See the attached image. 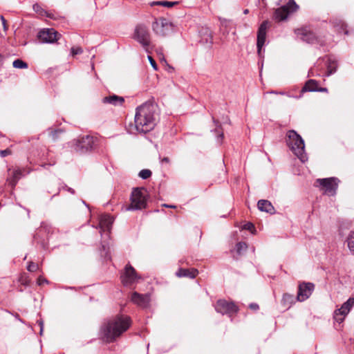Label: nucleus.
I'll return each instance as SVG.
<instances>
[{"instance_id":"nucleus-37","label":"nucleus","mask_w":354,"mask_h":354,"mask_svg":"<svg viewBox=\"0 0 354 354\" xmlns=\"http://www.w3.org/2000/svg\"><path fill=\"white\" fill-rule=\"evenodd\" d=\"M29 272H35L38 269V265L33 262H30L27 267Z\"/></svg>"},{"instance_id":"nucleus-12","label":"nucleus","mask_w":354,"mask_h":354,"mask_svg":"<svg viewBox=\"0 0 354 354\" xmlns=\"http://www.w3.org/2000/svg\"><path fill=\"white\" fill-rule=\"evenodd\" d=\"M60 36V34L53 28L41 30L37 35L38 39L42 43H54L59 39Z\"/></svg>"},{"instance_id":"nucleus-42","label":"nucleus","mask_w":354,"mask_h":354,"mask_svg":"<svg viewBox=\"0 0 354 354\" xmlns=\"http://www.w3.org/2000/svg\"><path fill=\"white\" fill-rule=\"evenodd\" d=\"M0 18H1V21H2V24H3V29H4L5 30H7V28H8V27H7V26H6V20L5 19V18H4L3 16H1V17H0Z\"/></svg>"},{"instance_id":"nucleus-2","label":"nucleus","mask_w":354,"mask_h":354,"mask_svg":"<svg viewBox=\"0 0 354 354\" xmlns=\"http://www.w3.org/2000/svg\"><path fill=\"white\" fill-rule=\"evenodd\" d=\"M156 105L147 102L137 107L135 115V124L138 131L146 133L155 127Z\"/></svg>"},{"instance_id":"nucleus-30","label":"nucleus","mask_w":354,"mask_h":354,"mask_svg":"<svg viewBox=\"0 0 354 354\" xmlns=\"http://www.w3.org/2000/svg\"><path fill=\"white\" fill-rule=\"evenodd\" d=\"M346 241L350 251L354 254V230L350 232Z\"/></svg>"},{"instance_id":"nucleus-9","label":"nucleus","mask_w":354,"mask_h":354,"mask_svg":"<svg viewBox=\"0 0 354 354\" xmlns=\"http://www.w3.org/2000/svg\"><path fill=\"white\" fill-rule=\"evenodd\" d=\"M299 6L294 0H289L288 3L277 8L274 14V19L278 21L286 19L290 12L297 11Z\"/></svg>"},{"instance_id":"nucleus-36","label":"nucleus","mask_w":354,"mask_h":354,"mask_svg":"<svg viewBox=\"0 0 354 354\" xmlns=\"http://www.w3.org/2000/svg\"><path fill=\"white\" fill-rule=\"evenodd\" d=\"M82 52H83V50L80 46H76V47H72L71 48V55L73 56H75L76 55L82 54Z\"/></svg>"},{"instance_id":"nucleus-23","label":"nucleus","mask_w":354,"mask_h":354,"mask_svg":"<svg viewBox=\"0 0 354 354\" xmlns=\"http://www.w3.org/2000/svg\"><path fill=\"white\" fill-rule=\"evenodd\" d=\"M201 36V41L211 46L213 43L212 32L208 28H202L199 32Z\"/></svg>"},{"instance_id":"nucleus-4","label":"nucleus","mask_w":354,"mask_h":354,"mask_svg":"<svg viewBox=\"0 0 354 354\" xmlns=\"http://www.w3.org/2000/svg\"><path fill=\"white\" fill-rule=\"evenodd\" d=\"M286 142L291 151L302 162L307 160L304 141L295 131H288Z\"/></svg>"},{"instance_id":"nucleus-31","label":"nucleus","mask_w":354,"mask_h":354,"mask_svg":"<svg viewBox=\"0 0 354 354\" xmlns=\"http://www.w3.org/2000/svg\"><path fill=\"white\" fill-rule=\"evenodd\" d=\"M12 66L15 68H28L27 63L20 59H15L12 63Z\"/></svg>"},{"instance_id":"nucleus-41","label":"nucleus","mask_w":354,"mask_h":354,"mask_svg":"<svg viewBox=\"0 0 354 354\" xmlns=\"http://www.w3.org/2000/svg\"><path fill=\"white\" fill-rule=\"evenodd\" d=\"M10 153V151L9 149H5L0 151V154L1 157H6L8 154Z\"/></svg>"},{"instance_id":"nucleus-10","label":"nucleus","mask_w":354,"mask_h":354,"mask_svg":"<svg viewBox=\"0 0 354 354\" xmlns=\"http://www.w3.org/2000/svg\"><path fill=\"white\" fill-rule=\"evenodd\" d=\"M215 310L217 313L222 315H228L229 316H232V315L238 311V307L232 301L219 299L215 305Z\"/></svg>"},{"instance_id":"nucleus-32","label":"nucleus","mask_w":354,"mask_h":354,"mask_svg":"<svg viewBox=\"0 0 354 354\" xmlns=\"http://www.w3.org/2000/svg\"><path fill=\"white\" fill-rule=\"evenodd\" d=\"M153 4L170 8L174 6V5L178 4V1H160L153 2Z\"/></svg>"},{"instance_id":"nucleus-46","label":"nucleus","mask_w":354,"mask_h":354,"mask_svg":"<svg viewBox=\"0 0 354 354\" xmlns=\"http://www.w3.org/2000/svg\"><path fill=\"white\" fill-rule=\"evenodd\" d=\"M37 323L40 326V334H41L43 332V327H44L43 322L41 320H38Z\"/></svg>"},{"instance_id":"nucleus-5","label":"nucleus","mask_w":354,"mask_h":354,"mask_svg":"<svg viewBox=\"0 0 354 354\" xmlns=\"http://www.w3.org/2000/svg\"><path fill=\"white\" fill-rule=\"evenodd\" d=\"M133 38L142 45L147 53H151L150 34L146 26L138 25L135 29Z\"/></svg>"},{"instance_id":"nucleus-44","label":"nucleus","mask_w":354,"mask_h":354,"mask_svg":"<svg viewBox=\"0 0 354 354\" xmlns=\"http://www.w3.org/2000/svg\"><path fill=\"white\" fill-rule=\"evenodd\" d=\"M158 56H159V59L161 62H162V63L164 62V63L167 64L166 59L165 58V56L163 55L162 53H159Z\"/></svg>"},{"instance_id":"nucleus-49","label":"nucleus","mask_w":354,"mask_h":354,"mask_svg":"<svg viewBox=\"0 0 354 354\" xmlns=\"http://www.w3.org/2000/svg\"><path fill=\"white\" fill-rule=\"evenodd\" d=\"M163 206L166 207H169V208H175L176 207V206H174V205H167V204H164Z\"/></svg>"},{"instance_id":"nucleus-1","label":"nucleus","mask_w":354,"mask_h":354,"mask_svg":"<svg viewBox=\"0 0 354 354\" xmlns=\"http://www.w3.org/2000/svg\"><path fill=\"white\" fill-rule=\"evenodd\" d=\"M130 325V317L120 315L104 322L101 326V332L106 342H113L125 332Z\"/></svg>"},{"instance_id":"nucleus-38","label":"nucleus","mask_w":354,"mask_h":354,"mask_svg":"<svg viewBox=\"0 0 354 354\" xmlns=\"http://www.w3.org/2000/svg\"><path fill=\"white\" fill-rule=\"evenodd\" d=\"M148 59L151 65V66L153 67V68L156 71L158 70V66L155 62V60L153 59V57L151 56H149L148 55Z\"/></svg>"},{"instance_id":"nucleus-43","label":"nucleus","mask_w":354,"mask_h":354,"mask_svg":"<svg viewBox=\"0 0 354 354\" xmlns=\"http://www.w3.org/2000/svg\"><path fill=\"white\" fill-rule=\"evenodd\" d=\"M37 283L39 285H41L44 283H48V281L46 279H43L42 277H39L37 280Z\"/></svg>"},{"instance_id":"nucleus-40","label":"nucleus","mask_w":354,"mask_h":354,"mask_svg":"<svg viewBox=\"0 0 354 354\" xmlns=\"http://www.w3.org/2000/svg\"><path fill=\"white\" fill-rule=\"evenodd\" d=\"M62 131L61 129H57V130H55V131H51L50 132V135L53 138V140H55L56 138H57V135L59 133H62Z\"/></svg>"},{"instance_id":"nucleus-39","label":"nucleus","mask_w":354,"mask_h":354,"mask_svg":"<svg viewBox=\"0 0 354 354\" xmlns=\"http://www.w3.org/2000/svg\"><path fill=\"white\" fill-rule=\"evenodd\" d=\"M243 229L249 231H252L253 230H254V226L252 223L248 222L243 225Z\"/></svg>"},{"instance_id":"nucleus-7","label":"nucleus","mask_w":354,"mask_h":354,"mask_svg":"<svg viewBox=\"0 0 354 354\" xmlns=\"http://www.w3.org/2000/svg\"><path fill=\"white\" fill-rule=\"evenodd\" d=\"M152 30L157 35L165 37L172 30V24L165 18L161 17L153 22Z\"/></svg>"},{"instance_id":"nucleus-53","label":"nucleus","mask_w":354,"mask_h":354,"mask_svg":"<svg viewBox=\"0 0 354 354\" xmlns=\"http://www.w3.org/2000/svg\"><path fill=\"white\" fill-rule=\"evenodd\" d=\"M248 12H249V10L248 9H245V10H243V13L245 15L248 14Z\"/></svg>"},{"instance_id":"nucleus-24","label":"nucleus","mask_w":354,"mask_h":354,"mask_svg":"<svg viewBox=\"0 0 354 354\" xmlns=\"http://www.w3.org/2000/svg\"><path fill=\"white\" fill-rule=\"evenodd\" d=\"M297 297L295 298L293 295L285 293L283 295L281 299V305L286 309L290 308V306L295 303Z\"/></svg>"},{"instance_id":"nucleus-50","label":"nucleus","mask_w":354,"mask_h":354,"mask_svg":"<svg viewBox=\"0 0 354 354\" xmlns=\"http://www.w3.org/2000/svg\"><path fill=\"white\" fill-rule=\"evenodd\" d=\"M67 190L73 194H75V190L71 187H68Z\"/></svg>"},{"instance_id":"nucleus-15","label":"nucleus","mask_w":354,"mask_h":354,"mask_svg":"<svg viewBox=\"0 0 354 354\" xmlns=\"http://www.w3.org/2000/svg\"><path fill=\"white\" fill-rule=\"evenodd\" d=\"M9 171H10L11 174L10 176L7 178V183L12 189L16 186L18 181L22 177L30 173V171H26L25 169H17L12 171L10 169H9Z\"/></svg>"},{"instance_id":"nucleus-22","label":"nucleus","mask_w":354,"mask_h":354,"mask_svg":"<svg viewBox=\"0 0 354 354\" xmlns=\"http://www.w3.org/2000/svg\"><path fill=\"white\" fill-rule=\"evenodd\" d=\"M259 210L267 213L272 214L274 212V207L272 203L267 200H259L257 203Z\"/></svg>"},{"instance_id":"nucleus-34","label":"nucleus","mask_w":354,"mask_h":354,"mask_svg":"<svg viewBox=\"0 0 354 354\" xmlns=\"http://www.w3.org/2000/svg\"><path fill=\"white\" fill-rule=\"evenodd\" d=\"M151 174L152 173L149 169H142L139 172L138 176H139V177H140L142 179H147L148 178H149L151 176Z\"/></svg>"},{"instance_id":"nucleus-55","label":"nucleus","mask_w":354,"mask_h":354,"mask_svg":"<svg viewBox=\"0 0 354 354\" xmlns=\"http://www.w3.org/2000/svg\"><path fill=\"white\" fill-rule=\"evenodd\" d=\"M278 94H280V95H284V93L283 92H279Z\"/></svg>"},{"instance_id":"nucleus-20","label":"nucleus","mask_w":354,"mask_h":354,"mask_svg":"<svg viewBox=\"0 0 354 354\" xmlns=\"http://www.w3.org/2000/svg\"><path fill=\"white\" fill-rule=\"evenodd\" d=\"M331 23L337 32H343L344 35L348 34V31L346 29V24L341 19L334 18L331 20Z\"/></svg>"},{"instance_id":"nucleus-13","label":"nucleus","mask_w":354,"mask_h":354,"mask_svg":"<svg viewBox=\"0 0 354 354\" xmlns=\"http://www.w3.org/2000/svg\"><path fill=\"white\" fill-rule=\"evenodd\" d=\"M315 288V285L310 282H303L299 285L297 300L304 301L310 297Z\"/></svg>"},{"instance_id":"nucleus-25","label":"nucleus","mask_w":354,"mask_h":354,"mask_svg":"<svg viewBox=\"0 0 354 354\" xmlns=\"http://www.w3.org/2000/svg\"><path fill=\"white\" fill-rule=\"evenodd\" d=\"M354 306V298L350 297L346 302H344L340 308L337 309V311L344 314L347 315L352 307Z\"/></svg>"},{"instance_id":"nucleus-27","label":"nucleus","mask_w":354,"mask_h":354,"mask_svg":"<svg viewBox=\"0 0 354 354\" xmlns=\"http://www.w3.org/2000/svg\"><path fill=\"white\" fill-rule=\"evenodd\" d=\"M327 67V75L329 76L336 71L337 64L335 59H332L330 57L327 58L326 61Z\"/></svg>"},{"instance_id":"nucleus-28","label":"nucleus","mask_w":354,"mask_h":354,"mask_svg":"<svg viewBox=\"0 0 354 354\" xmlns=\"http://www.w3.org/2000/svg\"><path fill=\"white\" fill-rule=\"evenodd\" d=\"M213 122L216 126L214 131L218 133L217 140L218 142H221V141L223 138V132L221 129V124H220L219 121L215 120L214 118H213Z\"/></svg>"},{"instance_id":"nucleus-11","label":"nucleus","mask_w":354,"mask_h":354,"mask_svg":"<svg viewBox=\"0 0 354 354\" xmlns=\"http://www.w3.org/2000/svg\"><path fill=\"white\" fill-rule=\"evenodd\" d=\"M140 277L138 275L136 270L130 265L127 264L124 272L121 274V281L124 286H129L136 283Z\"/></svg>"},{"instance_id":"nucleus-47","label":"nucleus","mask_w":354,"mask_h":354,"mask_svg":"<svg viewBox=\"0 0 354 354\" xmlns=\"http://www.w3.org/2000/svg\"><path fill=\"white\" fill-rule=\"evenodd\" d=\"M314 68H310L308 71V76H315Z\"/></svg>"},{"instance_id":"nucleus-52","label":"nucleus","mask_w":354,"mask_h":354,"mask_svg":"<svg viewBox=\"0 0 354 354\" xmlns=\"http://www.w3.org/2000/svg\"><path fill=\"white\" fill-rule=\"evenodd\" d=\"M3 59H4L3 56L0 54V65H1L3 64Z\"/></svg>"},{"instance_id":"nucleus-14","label":"nucleus","mask_w":354,"mask_h":354,"mask_svg":"<svg viewBox=\"0 0 354 354\" xmlns=\"http://www.w3.org/2000/svg\"><path fill=\"white\" fill-rule=\"evenodd\" d=\"M269 21H263L260 26L259 27L258 31H257V53L259 56H261L262 53V47L264 46L266 39V33H267V29L268 28Z\"/></svg>"},{"instance_id":"nucleus-33","label":"nucleus","mask_w":354,"mask_h":354,"mask_svg":"<svg viewBox=\"0 0 354 354\" xmlns=\"http://www.w3.org/2000/svg\"><path fill=\"white\" fill-rule=\"evenodd\" d=\"M345 317H346V315H344V314L337 311V310H336L334 313L333 318L335 322H338L339 324H341L344 320Z\"/></svg>"},{"instance_id":"nucleus-26","label":"nucleus","mask_w":354,"mask_h":354,"mask_svg":"<svg viewBox=\"0 0 354 354\" xmlns=\"http://www.w3.org/2000/svg\"><path fill=\"white\" fill-rule=\"evenodd\" d=\"M317 82L315 80H308L304 86L302 88L301 91L302 92H306V91H317Z\"/></svg>"},{"instance_id":"nucleus-8","label":"nucleus","mask_w":354,"mask_h":354,"mask_svg":"<svg viewBox=\"0 0 354 354\" xmlns=\"http://www.w3.org/2000/svg\"><path fill=\"white\" fill-rule=\"evenodd\" d=\"M131 205L128 210L142 209L145 208L147 205L145 196L138 188L134 189L131 196Z\"/></svg>"},{"instance_id":"nucleus-51","label":"nucleus","mask_w":354,"mask_h":354,"mask_svg":"<svg viewBox=\"0 0 354 354\" xmlns=\"http://www.w3.org/2000/svg\"><path fill=\"white\" fill-rule=\"evenodd\" d=\"M326 91H327L326 88H318L317 91L325 92Z\"/></svg>"},{"instance_id":"nucleus-3","label":"nucleus","mask_w":354,"mask_h":354,"mask_svg":"<svg viewBox=\"0 0 354 354\" xmlns=\"http://www.w3.org/2000/svg\"><path fill=\"white\" fill-rule=\"evenodd\" d=\"M71 144L75 151L84 154L95 150L99 145V139L93 136L86 135L74 139Z\"/></svg>"},{"instance_id":"nucleus-29","label":"nucleus","mask_w":354,"mask_h":354,"mask_svg":"<svg viewBox=\"0 0 354 354\" xmlns=\"http://www.w3.org/2000/svg\"><path fill=\"white\" fill-rule=\"evenodd\" d=\"M33 10L35 12L38 13L41 16H46L49 18H53L51 14L48 13L47 11L44 10L39 4L35 3L33 5Z\"/></svg>"},{"instance_id":"nucleus-19","label":"nucleus","mask_w":354,"mask_h":354,"mask_svg":"<svg viewBox=\"0 0 354 354\" xmlns=\"http://www.w3.org/2000/svg\"><path fill=\"white\" fill-rule=\"evenodd\" d=\"M102 102L105 104H110L114 106H122L124 102V99L123 97L113 94L104 97L102 99Z\"/></svg>"},{"instance_id":"nucleus-6","label":"nucleus","mask_w":354,"mask_h":354,"mask_svg":"<svg viewBox=\"0 0 354 354\" xmlns=\"http://www.w3.org/2000/svg\"><path fill=\"white\" fill-rule=\"evenodd\" d=\"M339 180L335 177L328 178H318L316 183L321 187L324 193L328 196H334L338 187Z\"/></svg>"},{"instance_id":"nucleus-18","label":"nucleus","mask_w":354,"mask_h":354,"mask_svg":"<svg viewBox=\"0 0 354 354\" xmlns=\"http://www.w3.org/2000/svg\"><path fill=\"white\" fill-rule=\"evenodd\" d=\"M131 301L140 306L145 307L149 302V296L134 292L131 295Z\"/></svg>"},{"instance_id":"nucleus-16","label":"nucleus","mask_w":354,"mask_h":354,"mask_svg":"<svg viewBox=\"0 0 354 354\" xmlns=\"http://www.w3.org/2000/svg\"><path fill=\"white\" fill-rule=\"evenodd\" d=\"M113 223V218L109 214L102 215L100 219L99 228L100 233L107 232L109 233L111 230L112 224Z\"/></svg>"},{"instance_id":"nucleus-35","label":"nucleus","mask_w":354,"mask_h":354,"mask_svg":"<svg viewBox=\"0 0 354 354\" xmlns=\"http://www.w3.org/2000/svg\"><path fill=\"white\" fill-rule=\"evenodd\" d=\"M236 251L239 254H241L243 251H245L247 249V244L245 242H239L236 245Z\"/></svg>"},{"instance_id":"nucleus-54","label":"nucleus","mask_w":354,"mask_h":354,"mask_svg":"<svg viewBox=\"0 0 354 354\" xmlns=\"http://www.w3.org/2000/svg\"><path fill=\"white\" fill-rule=\"evenodd\" d=\"M269 93H274V94H278V93H279V92H277V91H270V92H269Z\"/></svg>"},{"instance_id":"nucleus-45","label":"nucleus","mask_w":354,"mask_h":354,"mask_svg":"<svg viewBox=\"0 0 354 354\" xmlns=\"http://www.w3.org/2000/svg\"><path fill=\"white\" fill-rule=\"evenodd\" d=\"M250 308L252 310H257L259 309V305L257 304L252 303L250 304Z\"/></svg>"},{"instance_id":"nucleus-21","label":"nucleus","mask_w":354,"mask_h":354,"mask_svg":"<svg viewBox=\"0 0 354 354\" xmlns=\"http://www.w3.org/2000/svg\"><path fill=\"white\" fill-rule=\"evenodd\" d=\"M198 274V271L195 268L192 269H185V268H179L176 272V276L178 277H188L190 279H194L197 274Z\"/></svg>"},{"instance_id":"nucleus-17","label":"nucleus","mask_w":354,"mask_h":354,"mask_svg":"<svg viewBox=\"0 0 354 354\" xmlns=\"http://www.w3.org/2000/svg\"><path fill=\"white\" fill-rule=\"evenodd\" d=\"M295 32L298 37L307 43H313L315 40L314 33L306 28H298Z\"/></svg>"},{"instance_id":"nucleus-48","label":"nucleus","mask_w":354,"mask_h":354,"mask_svg":"<svg viewBox=\"0 0 354 354\" xmlns=\"http://www.w3.org/2000/svg\"><path fill=\"white\" fill-rule=\"evenodd\" d=\"M161 162L168 163V162H169V159L167 157H165L162 159Z\"/></svg>"}]
</instances>
